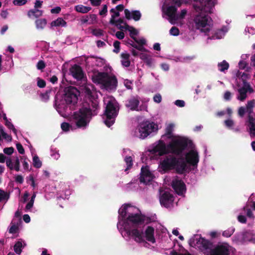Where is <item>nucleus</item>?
Listing matches in <instances>:
<instances>
[{"label": "nucleus", "mask_w": 255, "mask_h": 255, "mask_svg": "<svg viewBox=\"0 0 255 255\" xmlns=\"http://www.w3.org/2000/svg\"><path fill=\"white\" fill-rule=\"evenodd\" d=\"M216 3V0H209L207 4L203 5V1L196 0L193 3V6L197 12H200L197 14L193 20V26L201 32L207 33L212 28L213 21L210 17L206 15V13H211L213 7Z\"/></svg>", "instance_id": "nucleus-1"}, {"label": "nucleus", "mask_w": 255, "mask_h": 255, "mask_svg": "<svg viewBox=\"0 0 255 255\" xmlns=\"http://www.w3.org/2000/svg\"><path fill=\"white\" fill-rule=\"evenodd\" d=\"M99 103L97 100L91 101L89 107H83L78 111L74 112L73 119L76 127L85 129L89 125L93 116L98 113Z\"/></svg>", "instance_id": "nucleus-2"}, {"label": "nucleus", "mask_w": 255, "mask_h": 255, "mask_svg": "<svg viewBox=\"0 0 255 255\" xmlns=\"http://www.w3.org/2000/svg\"><path fill=\"white\" fill-rule=\"evenodd\" d=\"M144 219L138 214H130L124 222V228L128 236H131L136 242H143V232L138 229V226L143 225Z\"/></svg>", "instance_id": "nucleus-3"}, {"label": "nucleus", "mask_w": 255, "mask_h": 255, "mask_svg": "<svg viewBox=\"0 0 255 255\" xmlns=\"http://www.w3.org/2000/svg\"><path fill=\"white\" fill-rule=\"evenodd\" d=\"M160 168L164 173L175 170L179 174H183L187 170V166L183 157L177 158L173 155H168L160 162Z\"/></svg>", "instance_id": "nucleus-4"}, {"label": "nucleus", "mask_w": 255, "mask_h": 255, "mask_svg": "<svg viewBox=\"0 0 255 255\" xmlns=\"http://www.w3.org/2000/svg\"><path fill=\"white\" fill-rule=\"evenodd\" d=\"M182 3L181 0H166L163 5V13L171 24L177 23L180 20L183 19L187 14V10L182 9L179 14L176 13L175 6H180Z\"/></svg>", "instance_id": "nucleus-5"}, {"label": "nucleus", "mask_w": 255, "mask_h": 255, "mask_svg": "<svg viewBox=\"0 0 255 255\" xmlns=\"http://www.w3.org/2000/svg\"><path fill=\"white\" fill-rule=\"evenodd\" d=\"M91 79L94 83L102 85L108 91L115 90L118 86V80L116 76L110 75L107 72L94 71L91 75Z\"/></svg>", "instance_id": "nucleus-6"}, {"label": "nucleus", "mask_w": 255, "mask_h": 255, "mask_svg": "<svg viewBox=\"0 0 255 255\" xmlns=\"http://www.w3.org/2000/svg\"><path fill=\"white\" fill-rule=\"evenodd\" d=\"M120 110L119 104L115 99H110L107 103L104 114L106 119L104 123L109 128L115 122Z\"/></svg>", "instance_id": "nucleus-7"}, {"label": "nucleus", "mask_w": 255, "mask_h": 255, "mask_svg": "<svg viewBox=\"0 0 255 255\" xmlns=\"http://www.w3.org/2000/svg\"><path fill=\"white\" fill-rule=\"evenodd\" d=\"M192 141L185 137H180L172 139L167 145L168 152L176 155L182 153L188 145L191 144Z\"/></svg>", "instance_id": "nucleus-8"}, {"label": "nucleus", "mask_w": 255, "mask_h": 255, "mask_svg": "<svg viewBox=\"0 0 255 255\" xmlns=\"http://www.w3.org/2000/svg\"><path fill=\"white\" fill-rule=\"evenodd\" d=\"M137 129L139 132L138 137L144 139L152 132L157 131L158 125L153 122L146 120L139 124Z\"/></svg>", "instance_id": "nucleus-9"}, {"label": "nucleus", "mask_w": 255, "mask_h": 255, "mask_svg": "<svg viewBox=\"0 0 255 255\" xmlns=\"http://www.w3.org/2000/svg\"><path fill=\"white\" fill-rule=\"evenodd\" d=\"M189 244L192 247H197L202 252L211 249L212 243L198 235H195L189 240Z\"/></svg>", "instance_id": "nucleus-10"}, {"label": "nucleus", "mask_w": 255, "mask_h": 255, "mask_svg": "<svg viewBox=\"0 0 255 255\" xmlns=\"http://www.w3.org/2000/svg\"><path fill=\"white\" fill-rule=\"evenodd\" d=\"M64 99L67 104L75 105L77 103L78 97L80 92L73 86H69L64 89Z\"/></svg>", "instance_id": "nucleus-11"}, {"label": "nucleus", "mask_w": 255, "mask_h": 255, "mask_svg": "<svg viewBox=\"0 0 255 255\" xmlns=\"http://www.w3.org/2000/svg\"><path fill=\"white\" fill-rule=\"evenodd\" d=\"M230 246L227 243H222L216 245L211 250L210 255H229Z\"/></svg>", "instance_id": "nucleus-12"}, {"label": "nucleus", "mask_w": 255, "mask_h": 255, "mask_svg": "<svg viewBox=\"0 0 255 255\" xmlns=\"http://www.w3.org/2000/svg\"><path fill=\"white\" fill-rule=\"evenodd\" d=\"M174 200L173 195L168 191L164 192L159 198L161 205L166 208H170L172 206Z\"/></svg>", "instance_id": "nucleus-13"}, {"label": "nucleus", "mask_w": 255, "mask_h": 255, "mask_svg": "<svg viewBox=\"0 0 255 255\" xmlns=\"http://www.w3.org/2000/svg\"><path fill=\"white\" fill-rule=\"evenodd\" d=\"M199 161L198 153L196 150H191L185 155V160L186 164L192 165V166H197Z\"/></svg>", "instance_id": "nucleus-14"}, {"label": "nucleus", "mask_w": 255, "mask_h": 255, "mask_svg": "<svg viewBox=\"0 0 255 255\" xmlns=\"http://www.w3.org/2000/svg\"><path fill=\"white\" fill-rule=\"evenodd\" d=\"M171 185L175 192L179 195H182L186 191V185L182 180H173Z\"/></svg>", "instance_id": "nucleus-15"}, {"label": "nucleus", "mask_w": 255, "mask_h": 255, "mask_svg": "<svg viewBox=\"0 0 255 255\" xmlns=\"http://www.w3.org/2000/svg\"><path fill=\"white\" fill-rule=\"evenodd\" d=\"M70 72L77 80H81L84 77V73L81 66L74 64L70 68Z\"/></svg>", "instance_id": "nucleus-16"}, {"label": "nucleus", "mask_w": 255, "mask_h": 255, "mask_svg": "<svg viewBox=\"0 0 255 255\" xmlns=\"http://www.w3.org/2000/svg\"><path fill=\"white\" fill-rule=\"evenodd\" d=\"M152 180V174L150 171L148 169L142 167L141 169L140 176L139 177L140 182L147 184Z\"/></svg>", "instance_id": "nucleus-17"}, {"label": "nucleus", "mask_w": 255, "mask_h": 255, "mask_svg": "<svg viewBox=\"0 0 255 255\" xmlns=\"http://www.w3.org/2000/svg\"><path fill=\"white\" fill-rule=\"evenodd\" d=\"M152 151L154 153H157L160 156L169 152L167 146H166L165 143L162 140H159L158 144L153 148Z\"/></svg>", "instance_id": "nucleus-18"}, {"label": "nucleus", "mask_w": 255, "mask_h": 255, "mask_svg": "<svg viewBox=\"0 0 255 255\" xmlns=\"http://www.w3.org/2000/svg\"><path fill=\"white\" fill-rule=\"evenodd\" d=\"M82 24H94L97 22V16L95 14H90L82 16L80 19Z\"/></svg>", "instance_id": "nucleus-19"}, {"label": "nucleus", "mask_w": 255, "mask_h": 255, "mask_svg": "<svg viewBox=\"0 0 255 255\" xmlns=\"http://www.w3.org/2000/svg\"><path fill=\"white\" fill-rule=\"evenodd\" d=\"M139 104V101L137 98L132 97L128 99L126 104V107L130 109L131 111H138V106Z\"/></svg>", "instance_id": "nucleus-20"}, {"label": "nucleus", "mask_w": 255, "mask_h": 255, "mask_svg": "<svg viewBox=\"0 0 255 255\" xmlns=\"http://www.w3.org/2000/svg\"><path fill=\"white\" fill-rule=\"evenodd\" d=\"M125 14L127 19H133L135 21L139 20L141 17V13L138 10L130 11L129 10L126 9H125Z\"/></svg>", "instance_id": "nucleus-21"}, {"label": "nucleus", "mask_w": 255, "mask_h": 255, "mask_svg": "<svg viewBox=\"0 0 255 255\" xmlns=\"http://www.w3.org/2000/svg\"><path fill=\"white\" fill-rule=\"evenodd\" d=\"M132 54L134 56H138L143 61L145 60L150 55L146 52V49H132Z\"/></svg>", "instance_id": "nucleus-22"}, {"label": "nucleus", "mask_w": 255, "mask_h": 255, "mask_svg": "<svg viewBox=\"0 0 255 255\" xmlns=\"http://www.w3.org/2000/svg\"><path fill=\"white\" fill-rule=\"evenodd\" d=\"M145 238L146 240L151 242L154 243L155 242V239L154 238V229L151 226H147L145 231Z\"/></svg>", "instance_id": "nucleus-23"}, {"label": "nucleus", "mask_w": 255, "mask_h": 255, "mask_svg": "<svg viewBox=\"0 0 255 255\" xmlns=\"http://www.w3.org/2000/svg\"><path fill=\"white\" fill-rule=\"evenodd\" d=\"M229 29V28L227 26H224L221 28L217 29L212 36V38L221 39L223 38L228 31Z\"/></svg>", "instance_id": "nucleus-24"}, {"label": "nucleus", "mask_w": 255, "mask_h": 255, "mask_svg": "<svg viewBox=\"0 0 255 255\" xmlns=\"http://www.w3.org/2000/svg\"><path fill=\"white\" fill-rule=\"evenodd\" d=\"M67 26V22L61 17H58L56 19L52 21L50 23L51 28L54 27H64Z\"/></svg>", "instance_id": "nucleus-25"}, {"label": "nucleus", "mask_w": 255, "mask_h": 255, "mask_svg": "<svg viewBox=\"0 0 255 255\" xmlns=\"http://www.w3.org/2000/svg\"><path fill=\"white\" fill-rule=\"evenodd\" d=\"M121 62L123 66L128 67L130 66V61L129 60L130 55L128 53H122L121 55Z\"/></svg>", "instance_id": "nucleus-26"}, {"label": "nucleus", "mask_w": 255, "mask_h": 255, "mask_svg": "<svg viewBox=\"0 0 255 255\" xmlns=\"http://www.w3.org/2000/svg\"><path fill=\"white\" fill-rule=\"evenodd\" d=\"M43 14V11L37 8H34L28 12V16L30 18H37L41 16Z\"/></svg>", "instance_id": "nucleus-27"}, {"label": "nucleus", "mask_w": 255, "mask_h": 255, "mask_svg": "<svg viewBox=\"0 0 255 255\" xmlns=\"http://www.w3.org/2000/svg\"><path fill=\"white\" fill-rule=\"evenodd\" d=\"M74 9L78 12L86 13L91 10V7L86 6L82 4H78L75 6Z\"/></svg>", "instance_id": "nucleus-28"}, {"label": "nucleus", "mask_w": 255, "mask_h": 255, "mask_svg": "<svg viewBox=\"0 0 255 255\" xmlns=\"http://www.w3.org/2000/svg\"><path fill=\"white\" fill-rule=\"evenodd\" d=\"M129 207H130V204H125L119 210L120 217H121L122 219L123 220L126 218L127 214V209Z\"/></svg>", "instance_id": "nucleus-29"}, {"label": "nucleus", "mask_w": 255, "mask_h": 255, "mask_svg": "<svg viewBox=\"0 0 255 255\" xmlns=\"http://www.w3.org/2000/svg\"><path fill=\"white\" fill-rule=\"evenodd\" d=\"M112 24H115L120 29L124 30L127 29L128 25L122 19L119 18L118 20L116 21L114 23H112Z\"/></svg>", "instance_id": "nucleus-30"}, {"label": "nucleus", "mask_w": 255, "mask_h": 255, "mask_svg": "<svg viewBox=\"0 0 255 255\" xmlns=\"http://www.w3.org/2000/svg\"><path fill=\"white\" fill-rule=\"evenodd\" d=\"M35 24L37 29H43L47 24V20L45 18L37 19L35 21Z\"/></svg>", "instance_id": "nucleus-31"}, {"label": "nucleus", "mask_w": 255, "mask_h": 255, "mask_svg": "<svg viewBox=\"0 0 255 255\" xmlns=\"http://www.w3.org/2000/svg\"><path fill=\"white\" fill-rule=\"evenodd\" d=\"M111 13H112L111 18L110 19V23H114L116 22L118 19H117L119 16L120 13L119 11H116V9L112 8L110 10Z\"/></svg>", "instance_id": "nucleus-32"}, {"label": "nucleus", "mask_w": 255, "mask_h": 255, "mask_svg": "<svg viewBox=\"0 0 255 255\" xmlns=\"http://www.w3.org/2000/svg\"><path fill=\"white\" fill-rule=\"evenodd\" d=\"M238 91L240 94V96L238 97V99L241 101H244L247 97V89L245 87H243L239 89Z\"/></svg>", "instance_id": "nucleus-33"}, {"label": "nucleus", "mask_w": 255, "mask_h": 255, "mask_svg": "<svg viewBox=\"0 0 255 255\" xmlns=\"http://www.w3.org/2000/svg\"><path fill=\"white\" fill-rule=\"evenodd\" d=\"M219 71L224 72L225 70L228 69L229 67V63L225 60L223 61L222 62L219 63L218 64Z\"/></svg>", "instance_id": "nucleus-34"}, {"label": "nucleus", "mask_w": 255, "mask_h": 255, "mask_svg": "<svg viewBox=\"0 0 255 255\" xmlns=\"http://www.w3.org/2000/svg\"><path fill=\"white\" fill-rule=\"evenodd\" d=\"M174 125L172 124H169L165 128V135L167 136L168 138H171L173 136L172 131Z\"/></svg>", "instance_id": "nucleus-35"}, {"label": "nucleus", "mask_w": 255, "mask_h": 255, "mask_svg": "<svg viewBox=\"0 0 255 255\" xmlns=\"http://www.w3.org/2000/svg\"><path fill=\"white\" fill-rule=\"evenodd\" d=\"M10 197V194L7 192H5L1 189H0V202L5 200L7 201Z\"/></svg>", "instance_id": "nucleus-36"}, {"label": "nucleus", "mask_w": 255, "mask_h": 255, "mask_svg": "<svg viewBox=\"0 0 255 255\" xmlns=\"http://www.w3.org/2000/svg\"><path fill=\"white\" fill-rule=\"evenodd\" d=\"M33 165L37 168H39L42 166V162L37 155H34L33 157Z\"/></svg>", "instance_id": "nucleus-37"}, {"label": "nucleus", "mask_w": 255, "mask_h": 255, "mask_svg": "<svg viewBox=\"0 0 255 255\" xmlns=\"http://www.w3.org/2000/svg\"><path fill=\"white\" fill-rule=\"evenodd\" d=\"M22 243L21 242L18 241L15 244L13 247V249L16 254L19 255L22 252Z\"/></svg>", "instance_id": "nucleus-38"}, {"label": "nucleus", "mask_w": 255, "mask_h": 255, "mask_svg": "<svg viewBox=\"0 0 255 255\" xmlns=\"http://www.w3.org/2000/svg\"><path fill=\"white\" fill-rule=\"evenodd\" d=\"M235 230V229L234 227L230 228L224 231L222 233V235L226 238L230 237L234 233Z\"/></svg>", "instance_id": "nucleus-39"}, {"label": "nucleus", "mask_w": 255, "mask_h": 255, "mask_svg": "<svg viewBox=\"0 0 255 255\" xmlns=\"http://www.w3.org/2000/svg\"><path fill=\"white\" fill-rule=\"evenodd\" d=\"M10 225L9 233L13 234L17 233L19 229L18 226L12 222L10 223Z\"/></svg>", "instance_id": "nucleus-40"}, {"label": "nucleus", "mask_w": 255, "mask_h": 255, "mask_svg": "<svg viewBox=\"0 0 255 255\" xmlns=\"http://www.w3.org/2000/svg\"><path fill=\"white\" fill-rule=\"evenodd\" d=\"M225 126L229 129H233L235 125L234 121L232 119H228L224 121Z\"/></svg>", "instance_id": "nucleus-41"}, {"label": "nucleus", "mask_w": 255, "mask_h": 255, "mask_svg": "<svg viewBox=\"0 0 255 255\" xmlns=\"http://www.w3.org/2000/svg\"><path fill=\"white\" fill-rule=\"evenodd\" d=\"M134 40L139 46H146V40L143 37H135Z\"/></svg>", "instance_id": "nucleus-42"}, {"label": "nucleus", "mask_w": 255, "mask_h": 255, "mask_svg": "<svg viewBox=\"0 0 255 255\" xmlns=\"http://www.w3.org/2000/svg\"><path fill=\"white\" fill-rule=\"evenodd\" d=\"M127 30H128L129 31L130 35L132 38L133 39L134 38H135L134 36H135L138 33V31L136 29L128 25V27L127 28Z\"/></svg>", "instance_id": "nucleus-43"}, {"label": "nucleus", "mask_w": 255, "mask_h": 255, "mask_svg": "<svg viewBox=\"0 0 255 255\" xmlns=\"http://www.w3.org/2000/svg\"><path fill=\"white\" fill-rule=\"evenodd\" d=\"M125 161L127 165V169L131 168L132 166V158L131 156H126L125 158Z\"/></svg>", "instance_id": "nucleus-44"}, {"label": "nucleus", "mask_w": 255, "mask_h": 255, "mask_svg": "<svg viewBox=\"0 0 255 255\" xmlns=\"http://www.w3.org/2000/svg\"><path fill=\"white\" fill-rule=\"evenodd\" d=\"M169 33L170 35L173 36H177L179 34V30L178 28L173 26L170 30Z\"/></svg>", "instance_id": "nucleus-45"}, {"label": "nucleus", "mask_w": 255, "mask_h": 255, "mask_svg": "<svg viewBox=\"0 0 255 255\" xmlns=\"http://www.w3.org/2000/svg\"><path fill=\"white\" fill-rule=\"evenodd\" d=\"M70 127L71 126L68 123L63 122L61 125V128L64 131H69Z\"/></svg>", "instance_id": "nucleus-46"}, {"label": "nucleus", "mask_w": 255, "mask_h": 255, "mask_svg": "<svg viewBox=\"0 0 255 255\" xmlns=\"http://www.w3.org/2000/svg\"><path fill=\"white\" fill-rule=\"evenodd\" d=\"M5 125L9 129H11L14 133H15V134L16 133V129L14 128L13 125L9 121H6V122H5Z\"/></svg>", "instance_id": "nucleus-47"}, {"label": "nucleus", "mask_w": 255, "mask_h": 255, "mask_svg": "<svg viewBox=\"0 0 255 255\" xmlns=\"http://www.w3.org/2000/svg\"><path fill=\"white\" fill-rule=\"evenodd\" d=\"M37 85L38 87H39L40 88H43L45 87L46 82L44 80L41 79L39 78H38L37 82Z\"/></svg>", "instance_id": "nucleus-48"}, {"label": "nucleus", "mask_w": 255, "mask_h": 255, "mask_svg": "<svg viewBox=\"0 0 255 255\" xmlns=\"http://www.w3.org/2000/svg\"><path fill=\"white\" fill-rule=\"evenodd\" d=\"M92 34L96 36H100L104 34V31L100 29H94L92 30Z\"/></svg>", "instance_id": "nucleus-49"}, {"label": "nucleus", "mask_w": 255, "mask_h": 255, "mask_svg": "<svg viewBox=\"0 0 255 255\" xmlns=\"http://www.w3.org/2000/svg\"><path fill=\"white\" fill-rule=\"evenodd\" d=\"M14 151V148L13 147H6L3 149V152L7 155H11Z\"/></svg>", "instance_id": "nucleus-50"}, {"label": "nucleus", "mask_w": 255, "mask_h": 255, "mask_svg": "<svg viewBox=\"0 0 255 255\" xmlns=\"http://www.w3.org/2000/svg\"><path fill=\"white\" fill-rule=\"evenodd\" d=\"M36 67L38 70H43L45 67V63L43 60H40L38 62Z\"/></svg>", "instance_id": "nucleus-51"}, {"label": "nucleus", "mask_w": 255, "mask_h": 255, "mask_svg": "<svg viewBox=\"0 0 255 255\" xmlns=\"http://www.w3.org/2000/svg\"><path fill=\"white\" fill-rule=\"evenodd\" d=\"M16 146L18 152L20 154H23L24 153V149L21 143H17L16 144Z\"/></svg>", "instance_id": "nucleus-52"}, {"label": "nucleus", "mask_w": 255, "mask_h": 255, "mask_svg": "<svg viewBox=\"0 0 255 255\" xmlns=\"http://www.w3.org/2000/svg\"><path fill=\"white\" fill-rule=\"evenodd\" d=\"M27 0H13V3L15 5H22L25 4Z\"/></svg>", "instance_id": "nucleus-53"}, {"label": "nucleus", "mask_w": 255, "mask_h": 255, "mask_svg": "<svg viewBox=\"0 0 255 255\" xmlns=\"http://www.w3.org/2000/svg\"><path fill=\"white\" fill-rule=\"evenodd\" d=\"M13 169H14L16 171H19L20 170V162L18 157H16V158Z\"/></svg>", "instance_id": "nucleus-54"}, {"label": "nucleus", "mask_w": 255, "mask_h": 255, "mask_svg": "<svg viewBox=\"0 0 255 255\" xmlns=\"http://www.w3.org/2000/svg\"><path fill=\"white\" fill-rule=\"evenodd\" d=\"M246 109L244 107H241L238 110V115L241 117H243L246 113Z\"/></svg>", "instance_id": "nucleus-55"}, {"label": "nucleus", "mask_w": 255, "mask_h": 255, "mask_svg": "<svg viewBox=\"0 0 255 255\" xmlns=\"http://www.w3.org/2000/svg\"><path fill=\"white\" fill-rule=\"evenodd\" d=\"M162 97L160 94H156L153 97V101L157 103H160L161 102Z\"/></svg>", "instance_id": "nucleus-56"}, {"label": "nucleus", "mask_w": 255, "mask_h": 255, "mask_svg": "<svg viewBox=\"0 0 255 255\" xmlns=\"http://www.w3.org/2000/svg\"><path fill=\"white\" fill-rule=\"evenodd\" d=\"M149 67H151L152 65L153 60L151 58V56H150L147 59L143 61Z\"/></svg>", "instance_id": "nucleus-57"}, {"label": "nucleus", "mask_w": 255, "mask_h": 255, "mask_svg": "<svg viewBox=\"0 0 255 255\" xmlns=\"http://www.w3.org/2000/svg\"><path fill=\"white\" fill-rule=\"evenodd\" d=\"M255 105V100H251L248 102L247 106H246V109H253Z\"/></svg>", "instance_id": "nucleus-58"}, {"label": "nucleus", "mask_w": 255, "mask_h": 255, "mask_svg": "<svg viewBox=\"0 0 255 255\" xmlns=\"http://www.w3.org/2000/svg\"><path fill=\"white\" fill-rule=\"evenodd\" d=\"M244 211H246L247 210V216L250 218H253L254 217V215L253 214V212L251 210V209H247L246 207H245L244 208Z\"/></svg>", "instance_id": "nucleus-59"}, {"label": "nucleus", "mask_w": 255, "mask_h": 255, "mask_svg": "<svg viewBox=\"0 0 255 255\" xmlns=\"http://www.w3.org/2000/svg\"><path fill=\"white\" fill-rule=\"evenodd\" d=\"M175 104L179 107H183L185 106V102L183 100H177L175 102Z\"/></svg>", "instance_id": "nucleus-60"}, {"label": "nucleus", "mask_w": 255, "mask_h": 255, "mask_svg": "<svg viewBox=\"0 0 255 255\" xmlns=\"http://www.w3.org/2000/svg\"><path fill=\"white\" fill-rule=\"evenodd\" d=\"M15 180L16 182L22 184L23 182V178L21 175H17L15 178Z\"/></svg>", "instance_id": "nucleus-61"}, {"label": "nucleus", "mask_w": 255, "mask_h": 255, "mask_svg": "<svg viewBox=\"0 0 255 255\" xmlns=\"http://www.w3.org/2000/svg\"><path fill=\"white\" fill-rule=\"evenodd\" d=\"M238 221L242 223H246L247 222L246 217L244 215H239L238 217Z\"/></svg>", "instance_id": "nucleus-62"}, {"label": "nucleus", "mask_w": 255, "mask_h": 255, "mask_svg": "<svg viewBox=\"0 0 255 255\" xmlns=\"http://www.w3.org/2000/svg\"><path fill=\"white\" fill-rule=\"evenodd\" d=\"M1 136H2L3 138L8 141H11L12 140L11 136L10 135L7 134L5 132H3V133Z\"/></svg>", "instance_id": "nucleus-63"}, {"label": "nucleus", "mask_w": 255, "mask_h": 255, "mask_svg": "<svg viewBox=\"0 0 255 255\" xmlns=\"http://www.w3.org/2000/svg\"><path fill=\"white\" fill-rule=\"evenodd\" d=\"M170 255H191L188 252H187V253H185V254H181V253H179L175 251H172V252H171Z\"/></svg>", "instance_id": "nucleus-64"}]
</instances>
